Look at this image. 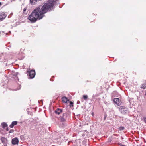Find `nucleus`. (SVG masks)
<instances>
[{"mask_svg": "<svg viewBox=\"0 0 146 146\" xmlns=\"http://www.w3.org/2000/svg\"><path fill=\"white\" fill-rule=\"evenodd\" d=\"M55 3L54 0H47V2L43 5L41 8L38 7L34 10L29 16V19L31 22L34 23L37 19H42L45 13L52 9Z\"/></svg>", "mask_w": 146, "mask_h": 146, "instance_id": "f257e3e1", "label": "nucleus"}, {"mask_svg": "<svg viewBox=\"0 0 146 146\" xmlns=\"http://www.w3.org/2000/svg\"><path fill=\"white\" fill-rule=\"evenodd\" d=\"M67 117V114L66 113H63V115L60 116L59 119L62 122H65Z\"/></svg>", "mask_w": 146, "mask_h": 146, "instance_id": "f03ea898", "label": "nucleus"}, {"mask_svg": "<svg viewBox=\"0 0 146 146\" xmlns=\"http://www.w3.org/2000/svg\"><path fill=\"white\" fill-rule=\"evenodd\" d=\"M121 113L125 114L127 111V108L124 106H121L119 107Z\"/></svg>", "mask_w": 146, "mask_h": 146, "instance_id": "7ed1b4c3", "label": "nucleus"}, {"mask_svg": "<svg viewBox=\"0 0 146 146\" xmlns=\"http://www.w3.org/2000/svg\"><path fill=\"white\" fill-rule=\"evenodd\" d=\"M29 74L31 78H33L35 75V72L34 70H31L29 72Z\"/></svg>", "mask_w": 146, "mask_h": 146, "instance_id": "20e7f679", "label": "nucleus"}, {"mask_svg": "<svg viewBox=\"0 0 146 146\" xmlns=\"http://www.w3.org/2000/svg\"><path fill=\"white\" fill-rule=\"evenodd\" d=\"M113 101L114 103L118 106H119L121 104V101L119 98H114Z\"/></svg>", "mask_w": 146, "mask_h": 146, "instance_id": "39448f33", "label": "nucleus"}, {"mask_svg": "<svg viewBox=\"0 0 146 146\" xmlns=\"http://www.w3.org/2000/svg\"><path fill=\"white\" fill-rule=\"evenodd\" d=\"M6 16V14L4 12H0V21L3 20Z\"/></svg>", "mask_w": 146, "mask_h": 146, "instance_id": "423d86ee", "label": "nucleus"}, {"mask_svg": "<svg viewBox=\"0 0 146 146\" xmlns=\"http://www.w3.org/2000/svg\"><path fill=\"white\" fill-rule=\"evenodd\" d=\"M19 142V141L17 138L15 137L12 139V143L13 145H16L18 144Z\"/></svg>", "mask_w": 146, "mask_h": 146, "instance_id": "0eeeda50", "label": "nucleus"}, {"mask_svg": "<svg viewBox=\"0 0 146 146\" xmlns=\"http://www.w3.org/2000/svg\"><path fill=\"white\" fill-rule=\"evenodd\" d=\"M62 112V110L60 108H57L54 111L55 113L58 115L60 114Z\"/></svg>", "mask_w": 146, "mask_h": 146, "instance_id": "6e6552de", "label": "nucleus"}, {"mask_svg": "<svg viewBox=\"0 0 146 146\" xmlns=\"http://www.w3.org/2000/svg\"><path fill=\"white\" fill-rule=\"evenodd\" d=\"M17 123V121H14L12 122V123L9 125V127L11 128H12L14 126L16 125Z\"/></svg>", "mask_w": 146, "mask_h": 146, "instance_id": "1a4fd4ad", "label": "nucleus"}, {"mask_svg": "<svg viewBox=\"0 0 146 146\" xmlns=\"http://www.w3.org/2000/svg\"><path fill=\"white\" fill-rule=\"evenodd\" d=\"M38 0H30V2L32 5H34L37 2Z\"/></svg>", "mask_w": 146, "mask_h": 146, "instance_id": "9d476101", "label": "nucleus"}, {"mask_svg": "<svg viewBox=\"0 0 146 146\" xmlns=\"http://www.w3.org/2000/svg\"><path fill=\"white\" fill-rule=\"evenodd\" d=\"M68 100V98L65 97H63L62 98V100L64 103H67Z\"/></svg>", "mask_w": 146, "mask_h": 146, "instance_id": "9b49d317", "label": "nucleus"}, {"mask_svg": "<svg viewBox=\"0 0 146 146\" xmlns=\"http://www.w3.org/2000/svg\"><path fill=\"white\" fill-rule=\"evenodd\" d=\"M1 125L3 128L5 129L6 127H7L8 125L6 123L3 122L1 124Z\"/></svg>", "mask_w": 146, "mask_h": 146, "instance_id": "f8f14e48", "label": "nucleus"}, {"mask_svg": "<svg viewBox=\"0 0 146 146\" xmlns=\"http://www.w3.org/2000/svg\"><path fill=\"white\" fill-rule=\"evenodd\" d=\"M140 88L143 89L146 88V83H144L142 84L141 85Z\"/></svg>", "mask_w": 146, "mask_h": 146, "instance_id": "ddd939ff", "label": "nucleus"}, {"mask_svg": "<svg viewBox=\"0 0 146 146\" xmlns=\"http://www.w3.org/2000/svg\"><path fill=\"white\" fill-rule=\"evenodd\" d=\"M88 98V96L87 95H83V98L85 100H86Z\"/></svg>", "mask_w": 146, "mask_h": 146, "instance_id": "4468645a", "label": "nucleus"}, {"mask_svg": "<svg viewBox=\"0 0 146 146\" xmlns=\"http://www.w3.org/2000/svg\"><path fill=\"white\" fill-rule=\"evenodd\" d=\"M125 129V127L123 126H121L119 128V129L120 131H121L124 130Z\"/></svg>", "mask_w": 146, "mask_h": 146, "instance_id": "2eb2a0df", "label": "nucleus"}, {"mask_svg": "<svg viewBox=\"0 0 146 146\" xmlns=\"http://www.w3.org/2000/svg\"><path fill=\"white\" fill-rule=\"evenodd\" d=\"M20 138L21 139L23 140L24 139V136L23 135H21L20 136Z\"/></svg>", "mask_w": 146, "mask_h": 146, "instance_id": "dca6fc26", "label": "nucleus"}, {"mask_svg": "<svg viewBox=\"0 0 146 146\" xmlns=\"http://www.w3.org/2000/svg\"><path fill=\"white\" fill-rule=\"evenodd\" d=\"M14 131V130L13 129H11L10 130V131H9V133H12Z\"/></svg>", "mask_w": 146, "mask_h": 146, "instance_id": "f3484780", "label": "nucleus"}, {"mask_svg": "<svg viewBox=\"0 0 146 146\" xmlns=\"http://www.w3.org/2000/svg\"><path fill=\"white\" fill-rule=\"evenodd\" d=\"M118 145H120L121 146H125V145H122L121 143H118Z\"/></svg>", "mask_w": 146, "mask_h": 146, "instance_id": "a211bd4d", "label": "nucleus"}, {"mask_svg": "<svg viewBox=\"0 0 146 146\" xmlns=\"http://www.w3.org/2000/svg\"><path fill=\"white\" fill-rule=\"evenodd\" d=\"M70 105H71L72 106H73V102H72L70 101Z\"/></svg>", "mask_w": 146, "mask_h": 146, "instance_id": "6ab92c4d", "label": "nucleus"}, {"mask_svg": "<svg viewBox=\"0 0 146 146\" xmlns=\"http://www.w3.org/2000/svg\"><path fill=\"white\" fill-rule=\"evenodd\" d=\"M143 119H144V122L146 123V117H144Z\"/></svg>", "mask_w": 146, "mask_h": 146, "instance_id": "aec40b11", "label": "nucleus"}, {"mask_svg": "<svg viewBox=\"0 0 146 146\" xmlns=\"http://www.w3.org/2000/svg\"><path fill=\"white\" fill-rule=\"evenodd\" d=\"M26 9H25V8H24V9H23V11H24V12H25V11H26Z\"/></svg>", "mask_w": 146, "mask_h": 146, "instance_id": "412c9836", "label": "nucleus"}, {"mask_svg": "<svg viewBox=\"0 0 146 146\" xmlns=\"http://www.w3.org/2000/svg\"><path fill=\"white\" fill-rule=\"evenodd\" d=\"M6 130L7 131H8L9 130V129H8V127H7L6 129Z\"/></svg>", "mask_w": 146, "mask_h": 146, "instance_id": "4be33fe9", "label": "nucleus"}, {"mask_svg": "<svg viewBox=\"0 0 146 146\" xmlns=\"http://www.w3.org/2000/svg\"><path fill=\"white\" fill-rule=\"evenodd\" d=\"M2 3L1 2H0V6L1 5Z\"/></svg>", "mask_w": 146, "mask_h": 146, "instance_id": "5701e85b", "label": "nucleus"}, {"mask_svg": "<svg viewBox=\"0 0 146 146\" xmlns=\"http://www.w3.org/2000/svg\"><path fill=\"white\" fill-rule=\"evenodd\" d=\"M6 66H7V63H6Z\"/></svg>", "mask_w": 146, "mask_h": 146, "instance_id": "b1692460", "label": "nucleus"}]
</instances>
